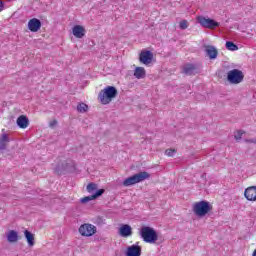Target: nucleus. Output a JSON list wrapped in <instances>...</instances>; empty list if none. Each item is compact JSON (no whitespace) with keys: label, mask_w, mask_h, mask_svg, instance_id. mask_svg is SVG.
Here are the masks:
<instances>
[{"label":"nucleus","mask_w":256,"mask_h":256,"mask_svg":"<svg viewBox=\"0 0 256 256\" xmlns=\"http://www.w3.org/2000/svg\"><path fill=\"white\" fill-rule=\"evenodd\" d=\"M140 237L143 239L144 243H157L159 241V235H157V231L154 228L149 226H143L139 232Z\"/></svg>","instance_id":"1"},{"label":"nucleus","mask_w":256,"mask_h":256,"mask_svg":"<svg viewBox=\"0 0 256 256\" xmlns=\"http://www.w3.org/2000/svg\"><path fill=\"white\" fill-rule=\"evenodd\" d=\"M98 97L102 105H109L117 97V88L115 86H107L104 90L100 91Z\"/></svg>","instance_id":"2"},{"label":"nucleus","mask_w":256,"mask_h":256,"mask_svg":"<svg viewBox=\"0 0 256 256\" xmlns=\"http://www.w3.org/2000/svg\"><path fill=\"white\" fill-rule=\"evenodd\" d=\"M210 211H213V206L205 200L196 202L193 206V212L197 217H205Z\"/></svg>","instance_id":"3"},{"label":"nucleus","mask_w":256,"mask_h":256,"mask_svg":"<svg viewBox=\"0 0 256 256\" xmlns=\"http://www.w3.org/2000/svg\"><path fill=\"white\" fill-rule=\"evenodd\" d=\"M151 177V174L148 172H140L138 174H135L133 176H130L126 178L123 181L124 187H131V185H137V183H141L142 181H145L146 179H149Z\"/></svg>","instance_id":"4"},{"label":"nucleus","mask_w":256,"mask_h":256,"mask_svg":"<svg viewBox=\"0 0 256 256\" xmlns=\"http://www.w3.org/2000/svg\"><path fill=\"white\" fill-rule=\"evenodd\" d=\"M243 79H245V75L239 69H232L227 72V81L230 85H239V83H243Z\"/></svg>","instance_id":"5"},{"label":"nucleus","mask_w":256,"mask_h":256,"mask_svg":"<svg viewBox=\"0 0 256 256\" xmlns=\"http://www.w3.org/2000/svg\"><path fill=\"white\" fill-rule=\"evenodd\" d=\"M79 233L82 237H93L97 233V227L92 224H82L79 227Z\"/></svg>","instance_id":"6"},{"label":"nucleus","mask_w":256,"mask_h":256,"mask_svg":"<svg viewBox=\"0 0 256 256\" xmlns=\"http://www.w3.org/2000/svg\"><path fill=\"white\" fill-rule=\"evenodd\" d=\"M197 21L201 25V27H204V29H216V27H219V22H217L211 18H205L203 16H198Z\"/></svg>","instance_id":"7"},{"label":"nucleus","mask_w":256,"mask_h":256,"mask_svg":"<svg viewBox=\"0 0 256 256\" xmlns=\"http://www.w3.org/2000/svg\"><path fill=\"white\" fill-rule=\"evenodd\" d=\"M140 63L144 65H149L153 61V53L149 50H143L139 56Z\"/></svg>","instance_id":"8"},{"label":"nucleus","mask_w":256,"mask_h":256,"mask_svg":"<svg viewBox=\"0 0 256 256\" xmlns=\"http://www.w3.org/2000/svg\"><path fill=\"white\" fill-rule=\"evenodd\" d=\"M126 256H141V246H139V242L127 248Z\"/></svg>","instance_id":"9"},{"label":"nucleus","mask_w":256,"mask_h":256,"mask_svg":"<svg viewBox=\"0 0 256 256\" xmlns=\"http://www.w3.org/2000/svg\"><path fill=\"white\" fill-rule=\"evenodd\" d=\"M118 233L120 237H131L133 235V228L129 224H124L119 228Z\"/></svg>","instance_id":"10"},{"label":"nucleus","mask_w":256,"mask_h":256,"mask_svg":"<svg viewBox=\"0 0 256 256\" xmlns=\"http://www.w3.org/2000/svg\"><path fill=\"white\" fill-rule=\"evenodd\" d=\"M28 29L32 31V33H37L39 29H41V20L37 18H33L28 22Z\"/></svg>","instance_id":"11"},{"label":"nucleus","mask_w":256,"mask_h":256,"mask_svg":"<svg viewBox=\"0 0 256 256\" xmlns=\"http://www.w3.org/2000/svg\"><path fill=\"white\" fill-rule=\"evenodd\" d=\"M244 196L247 201H256V186H250L245 189Z\"/></svg>","instance_id":"12"},{"label":"nucleus","mask_w":256,"mask_h":256,"mask_svg":"<svg viewBox=\"0 0 256 256\" xmlns=\"http://www.w3.org/2000/svg\"><path fill=\"white\" fill-rule=\"evenodd\" d=\"M72 33L76 39H83L85 37V27L76 25L73 27Z\"/></svg>","instance_id":"13"},{"label":"nucleus","mask_w":256,"mask_h":256,"mask_svg":"<svg viewBox=\"0 0 256 256\" xmlns=\"http://www.w3.org/2000/svg\"><path fill=\"white\" fill-rule=\"evenodd\" d=\"M183 73H185V75H197L199 69H197L195 64H186L183 68Z\"/></svg>","instance_id":"14"},{"label":"nucleus","mask_w":256,"mask_h":256,"mask_svg":"<svg viewBox=\"0 0 256 256\" xmlns=\"http://www.w3.org/2000/svg\"><path fill=\"white\" fill-rule=\"evenodd\" d=\"M11 142V138H9V134L2 133L0 136V151H5L7 149V144Z\"/></svg>","instance_id":"15"},{"label":"nucleus","mask_w":256,"mask_h":256,"mask_svg":"<svg viewBox=\"0 0 256 256\" xmlns=\"http://www.w3.org/2000/svg\"><path fill=\"white\" fill-rule=\"evenodd\" d=\"M16 123L20 129H27V127H29V118L25 115H20L17 118Z\"/></svg>","instance_id":"16"},{"label":"nucleus","mask_w":256,"mask_h":256,"mask_svg":"<svg viewBox=\"0 0 256 256\" xmlns=\"http://www.w3.org/2000/svg\"><path fill=\"white\" fill-rule=\"evenodd\" d=\"M205 52L209 59H217V56L219 55V52L217 51V48H215V46H206Z\"/></svg>","instance_id":"17"},{"label":"nucleus","mask_w":256,"mask_h":256,"mask_svg":"<svg viewBox=\"0 0 256 256\" xmlns=\"http://www.w3.org/2000/svg\"><path fill=\"white\" fill-rule=\"evenodd\" d=\"M8 243H17L19 241V233L15 230H10L7 234Z\"/></svg>","instance_id":"18"},{"label":"nucleus","mask_w":256,"mask_h":256,"mask_svg":"<svg viewBox=\"0 0 256 256\" xmlns=\"http://www.w3.org/2000/svg\"><path fill=\"white\" fill-rule=\"evenodd\" d=\"M146 75L147 73L144 67H136V69L134 70V77L136 79H145Z\"/></svg>","instance_id":"19"},{"label":"nucleus","mask_w":256,"mask_h":256,"mask_svg":"<svg viewBox=\"0 0 256 256\" xmlns=\"http://www.w3.org/2000/svg\"><path fill=\"white\" fill-rule=\"evenodd\" d=\"M24 235H25V238L27 240L29 247H33V245H35V235H33V233H31L28 230L24 231Z\"/></svg>","instance_id":"20"},{"label":"nucleus","mask_w":256,"mask_h":256,"mask_svg":"<svg viewBox=\"0 0 256 256\" xmlns=\"http://www.w3.org/2000/svg\"><path fill=\"white\" fill-rule=\"evenodd\" d=\"M226 49H228V51H238L239 50V46H237L232 41H227L226 42Z\"/></svg>","instance_id":"21"},{"label":"nucleus","mask_w":256,"mask_h":256,"mask_svg":"<svg viewBox=\"0 0 256 256\" xmlns=\"http://www.w3.org/2000/svg\"><path fill=\"white\" fill-rule=\"evenodd\" d=\"M89 109V106L85 103H80L77 106L78 113H86V111Z\"/></svg>","instance_id":"22"},{"label":"nucleus","mask_w":256,"mask_h":256,"mask_svg":"<svg viewBox=\"0 0 256 256\" xmlns=\"http://www.w3.org/2000/svg\"><path fill=\"white\" fill-rule=\"evenodd\" d=\"M55 173H57V175H63V171H65V164L62 165H58L55 169H54Z\"/></svg>","instance_id":"23"},{"label":"nucleus","mask_w":256,"mask_h":256,"mask_svg":"<svg viewBox=\"0 0 256 256\" xmlns=\"http://www.w3.org/2000/svg\"><path fill=\"white\" fill-rule=\"evenodd\" d=\"M87 191H88V193H93L94 191H97V184H95V183L88 184Z\"/></svg>","instance_id":"24"},{"label":"nucleus","mask_w":256,"mask_h":256,"mask_svg":"<svg viewBox=\"0 0 256 256\" xmlns=\"http://www.w3.org/2000/svg\"><path fill=\"white\" fill-rule=\"evenodd\" d=\"M93 200H95V197H94L93 194H92V195H90V196H86V197L82 198V199L80 200V203L85 204V203H89V201H93Z\"/></svg>","instance_id":"25"},{"label":"nucleus","mask_w":256,"mask_h":256,"mask_svg":"<svg viewBox=\"0 0 256 256\" xmlns=\"http://www.w3.org/2000/svg\"><path fill=\"white\" fill-rule=\"evenodd\" d=\"M94 223H95V225H99V226L105 225V219L98 216V217L94 218Z\"/></svg>","instance_id":"26"},{"label":"nucleus","mask_w":256,"mask_h":256,"mask_svg":"<svg viewBox=\"0 0 256 256\" xmlns=\"http://www.w3.org/2000/svg\"><path fill=\"white\" fill-rule=\"evenodd\" d=\"M179 27H180V29L185 31V29H187V27H189V23L187 22V20H182L179 24Z\"/></svg>","instance_id":"27"},{"label":"nucleus","mask_w":256,"mask_h":256,"mask_svg":"<svg viewBox=\"0 0 256 256\" xmlns=\"http://www.w3.org/2000/svg\"><path fill=\"white\" fill-rule=\"evenodd\" d=\"M103 193H105V189H99L98 191H96L95 194H92L94 199H97V197H101V195H103Z\"/></svg>","instance_id":"28"},{"label":"nucleus","mask_w":256,"mask_h":256,"mask_svg":"<svg viewBox=\"0 0 256 256\" xmlns=\"http://www.w3.org/2000/svg\"><path fill=\"white\" fill-rule=\"evenodd\" d=\"M234 137L236 141H239V139L243 137V131L241 130L237 131Z\"/></svg>","instance_id":"29"},{"label":"nucleus","mask_w":256,"mask_h":256,"mask_svg":"<svg viewBox=\"0 0 256 256\" xmlns=\"http://www.w3.org/2000/svg\"><path fill=\"white\" fill-rule=\"evenodd\" d=\"M165 155H167L168 157H173V155H175V150L174 149H167L165 151Z\"/></svg>","instance_id":"30"},{"label":"nucleus","mask_w":256,"mask_h":256,"mask_svg":"<svg viewBox=\"0 0 256 256\" xmlns=\"http://www.w3.org/2000/svg\"><path fill=\"white\" fill-rule=\"evenodd\" d=\"M55 125H57V120H53L49 123V127H55Z\"/></svg>","instance_id":"31"},{"label":"nucleus","mask_w":256,"mask_h":256,"mask_svg":"<svg viewBox=\"0 0 256 256\" xmlns=\"http://www.w3.org/2000/svg\"><path fill=\"white\" fill-rule=\"evenodd\" d=\"M246 143H255L256 144V138L255 139L246 140Z\"/></svg>","instance_id":"32"},{"label":"nucleus","mask_w":256,"mask_h":256,"mask_svg":"<svg viewBox=\"0 0 256 256\" xmlns=\"http://www.w3.org/2000/svg\"><path fill=\"white\" fill-rule=\"evenodd\" d=\"M3 9H4V4L2 1H0V11H3Z\"/></svg>","instance_id":"33"},{"label":"nucleus","mask_w":256,"mask_h":256,"mask_svg":"<svg viewBox=\"0 0 256 256\" xmlns=\"http://www.w3.org/2000/svg\"><path fill=\"white\" fill-rule=\"evenodd\" d=\"M252 256H256V249L254 250Z\"/></svg>","instance_id":"34"}]
</instances>
